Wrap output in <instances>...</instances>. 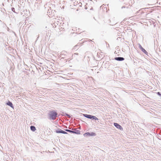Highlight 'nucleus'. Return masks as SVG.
Returning a JSON list of instances; mask_svg holds the SVG:
<instances>
[{"mask_svg": "<svg viewBox=\"0 0 161 161\" xmlns=\"http://www.w3.org/2000/svg\"><path fill=\"white\" fill-rule=\"evenodd\" d=\"M57 115V113L54 111H52L50 112V116L53 119H56Z\"/></svg>", "mask_w": 161, "mask_h": 161, "instance_id": "1", "label": "nucleus"}, {"mask_svg": "<svg viewBox=\"0 0 161 161\" xmlns=\"http://www.w3.org/2000/svg\"><path fill=\"white\" fill-rule=\"evenodd\" d=\"M115 59L119 61H123L125 59L124 58L122 57H116L115 58Z\"/></svg>", "mask_w": 161, "mask_h": 161, "instance_id": "5", "label": "nucleus"}, {"mask_svg": "<svg viewBox=\"0 0 161 161\" xmlns=\"http://www.w3.org/2000/svg\"><path fill=\"white\" fill-rule=\"evenodd\" d=\"M95 135L96 134L94 132H92L90 133V136H95Z\"/></svg>", "mask_w": 161, "mask_h": 161, "instance_id": "11", "label": "nucleus"}, {"mask_svg": "<svg viewBox=\"0 0 161 161\" xmlns=\"http://www.w3.org/2000/svg\"><path fill=\"white\" fill-rule=\"evenodd\" d=\"M56 133H61L63 134H67V133L65 132V131L61 130V129H60L59 130H56Z\"/></svg>", "mask_w": 161, "mask_h": 161, "instance_id": "4", "label": "nucleus"}, {"mask_svg": "<svg viewBox=\"0 0 161 161\" xmlns=\"http://www.w3.org/2000/svg\"><path fill=\"white\" fill-rule=\"evenodd\" d=\"M84 135L85 136H90V133L89 132H86L84 134Z\"/></svg>", "mask_w": 161, "mask_h": 161, "instance_id": "9", "label": "nucleus"}, {"mask_svg": "<svg viewBox=\"0 0 161 161\" xmlns=\"http://www.w3.org/2000/svg\"><path fill=\"white\" fill-rule=\"evenodd\" d=\"M7 105H8L11 108H13V104H12V103L11 102H10V101H8V102L7 103Z\"/></svg>", "mask_w": 161, "mask_h": 161, "instance_id": "7", "label": "nucleus"}, {"mask_svg": "<svg viewBox=\"0 0 161 161\" xmlns=\"http://www.w3.org/2000/svg\"><path fill=\"white\" fill-rule=\"evenodd\" d=\"M12 10L14 12H15L14 8H11Z\"/></svg>", "mask_w": 161, "mask_h": 161, "instance_id": "12", "label": "nucleus"}, {"mask_svg": "<svg viewBox=\"0 0 161 161\" xmlns=\"http://www.w3.org/2000/svg\"><path fill=\"white\" fill-rule=\"evenodd\" d=\"M158 94H159V92H158Z\"/></svg>", "mask_w": 161, "mask_h": 161, "instance_id": "13", "label": "nucleus"}, {"mask_svg": "<svg viewBox=\"0 0 161 161\" xmlns=\"http://www.w3.org/2000/svg\"><path fill=\"white\" fill-rule=\"evenodd\" d=\"M31 130L33 131H35L36 130V129L35 127L33 126H31Z\"/></svg>", "mask_w": 161, "mask_h": 161, "instance_id": "8", "label": "nucleus"}, {"mask_svg": "<svg viewBox=\"0 0 161 161\" xmlns=\"http://www.w3.org/2000/svg\"><path fill=\"white\" fill-rule=\"evenodd\" d=\"M139 47L140 49L141 50L143 53H145L146 54L147 53V52L146 51V50L144 49L141 45H140Z\"/></svg>", "mask_w": 161, "mask_h": 161, "instance_id": "6", "label": "nucleus"}, {"mask_svg": "<svg viewBox=\"0 0 161 161\" xmlns=\"http://www.w3.org/2000/svg\"><path fill=\"white\" fill-rule=\"evenodd\" d=\"M114 125L117 128L121 130H123L122 127L118 124L115 123H114Z\"/></svg>", "mask_w": 161, "mask_h": 161, "instance_id": "3", "label": "nucleus"}, {"mask_svg": "<svg viewBox=\"0 0 161 161\" xmlns=\"http://www.w3.org/2000/svg\"><path fill=\"white\" fill-rule=\"evenodd\" d=\"M84 116L90 119H94L95 120H98V119L96 117V116H92L91 115H88L87 114H84Z\"/></svg>", "mask_w": 161, "mask_h": 161, "instance_id": "2", "label": "nucleus"}, {"mask_svg": "<svg viewBox=\"0 0 161 161\" xmlns=\"http://www.w3.org/2000/svg\"><path fill=\"white\" fill-rule=\"evenodd\" d=\"M65 130L67 131L70 132V133H75V132L73 131L69 130Z\"/></svg>", "mask_w": 161, "mask_h": 161, "instance_id": "10", "label": "nucleus"}]
</instances>
